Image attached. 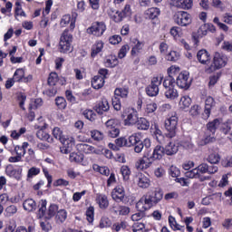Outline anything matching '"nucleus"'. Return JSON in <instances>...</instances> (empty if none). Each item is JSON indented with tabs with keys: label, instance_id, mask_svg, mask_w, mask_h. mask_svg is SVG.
<instances>
[{
	"label": "nucleus",
	"instance_id": "1",
	"mask_svg": "<svg viewBox=\"0 0 232 232\" xmlns=\"http://www.w3.org/2000/svg\"><path fill=\"white\" fill-rule=\"evenodd\" d=\"M164 194L160 189L155 190L154 192L149 191L136 204V208L138 211H148L153 206H157L162 200Z\"/></svg>",
	"mask_w": 232,
	"mask_h": 232
},
{
	"label": "nucleus",
	"instance_id": "2",
	"mask_svg": "<svg viewBox=\"0 0 232 232\" xmlns=\"http://www.w3.org/2000/svg\"><path fill=\"white\" fill-rule=\"evenodd\" d=\"M171 68L168 69L169 75L163 81V87L165 88V97L170 101H175L179 98V92L175 89V78L169 74Z\"/></svg>",
	"mask_w": 232,
	"mask_h": 232
},
{
	"label": "nucleus",
	"instance_id": "3",
	"mask_svg": "<svg viewBox=\"0 0 232 232\" xmlns=\"http://www.w3.org/2000/svg\"><path fill=\"white\" fill-rule=\"evenodd\" d=\"M72 43H73V35L70 34V32L66 29L63 32L61 37H60V43H59V50L61 53H71V52H73V46L72 45Z\"/></svg>",
	"mask_w": 232,
	"mask_h": 232
},
{
	"label": "nucleus",
	"instance_id": "4",
	"mask_svg": "<svg viewBox=\"0 0 232 232\" xmlns=\"http://www.w3.org/2000/svg\"><path fill=\"white\" fill-rule=\"evenodd\" d=\"M46 199L41 200L40 208L38 210V218H45L46 220H50V218H53V217L57 215L59 207H57L55 204H52L46 210Z\"/></svg>",
	"mask_w": 232,
	"mask_h": 232
},
{
	"label": "nucleus",
	"instance_id": "5",
	"mask_svg": "<svg viewBox=\"0 0 232 232\" xmlns=\"http://www.w3.org/2000/svg\"><path fill=\"white\" fill-rule=\"evenodd\" d=\"M121 119H123L125 126H135L139 114L133 108H125L121 113Z\"/></svg>",
	"mask_w": 232,
	"mask_h": 232
},
{
	"label": "nucleus",
	"instance_id": "6",
	"mask_svg": "<svg viewBox=\"0 0 232 232\" xmlns=\"http://www.w3.org/2000/svg\"><path fill=\"white\" fill-rule=\"evenodd\" d=\"M218 126H220V121H218V119H215L207 124L206 138L204 140L205 144L215 142V132Z\"/></svg>",
	"mask_w": 232,
	"mask_h": 232
},
{
	"label": "nucleus",
	"instance_id": "7",
	"mask_svg": "<svg viewBox=\"0 0 232 232\" xmlns=\"http://www.w3.org/2000/svg\"><path fill=\"white\" fill-rule=\"evenodd\" d=\"M179 124V118L175 115L170 116L165 121V130L168 131L167 137L173 139L177 135V126Z\"/></svg>",
	"mask_w": 232,
	"mask_h": 232
},
{
	"label": "nucleus",
	"instance_id": "8",
	"mask_svg": "<svg viewBox=\"0 0 232 232\" xmlns=\"http://www.w3.org/2000/svg\"><path fill=\"white\" fill-rule=\"evenodd\" d=\"M129 91L126 88H119L114 91V97L112 98V106L116 111H121V99L119 97H121L122 99H126L128 97Z\"/></svg>",
	"mask_w": 232,
	"mask_h": 232
},
{
	"label": "nucleus",
	"instance_id": "9",
	"mask_svg": "<svg viewBox=\"0 0 232 232\" xmlns=\"http://www.w3.org/2000/svg\"><path fill=\"white\" fill-rule=\"evenodd\" d=\"M53 135L54 139L60 140V142L63 146H65V148H72V146H73V143L75 142V140H73V138H66V136L63 134V130H61V129L58 127L53 130Z\"/></svg>",
	"mask_w": 232,
	"mask_h": 232
},
{
	"label": "nucleus",
	"instance_id": "10",
	"mask_svg": "<svg viewBox=\"0 0 232 232\" xmlns=\"http://www.w3.org/2000/svg\"><path fill=\"white\" fill-rule=\"evenodd\" d=\"M174 22L179 26H188L191 24V14L188 12L179 11L173 15Z\"/></svg>",
	"mask_w": 232,
	"mask_h": 232
},
{
	"label": "nucleus",
	"instance_id": "11",
	"mask_svg": "<svg viewBox=\"0 0 232 232\" xmlns=\"http://www.w3.org/2000/svg\"><path fill=\"white\" fill-rule=\"evenodd\" d=\"M162 84V77H154L150 84L146 88L149 97H157L159 95V87Z\"/></svg>",
	"mask_w": 232,
	"mask_h": 232
},
{
	"label": "nucleus",
	"instance_id": "12",
	"mask_svg": "<svg viewBox=\"0 0 232 232\" xmlns=\"http://www.w3.org/2000/svg\"><path fill=\"white\" fill-rule=\"evenodd\" d=\"M104 32H106V24L103 22H94L87 28V34L95 37H101Z\"/></svg>",
	"mask_w": 232,
	"mask_h": 232
},
{
	"label": "nucleus",
	"instance_id": "13",
	"mask_svg": "<svg viewBox=\"0 0 232 232\" xmlns=\"http://www.w3.org/2000/svg\"><path fill=\"white\" fill-rule=\"evenodd\" d=\"M153 158L150 156V154L146 153L142 158L138 160L135 162V168L139 171H142L143 169H148V168H151V164H153Z\"/></svg>",
	"mask_w": 232,
	"mask_h": 232
},
{
	"label": "nucleus",
	"instance_id": "14",
	"mask_svg": "<svg viewBox=\"0 0 232 232\" xmlns=\"http://www.w3.org/2000/svg\"><path fill=\"white\" fill-rule=\"evenodd\" d=\"M227 64V58L220 54V53H216L214 55L213 64L208 69V72H215L216 70H220L224 68Z\"/></svg>",
	"mask_w": 232,
	"mask_h": 232
},
{
	"label": "nucleus",
	"instance_id": "15",
	"mask_svg": "<svg viewBox=\"0 0 232 232\" xmlns=\"http://www.w3.org/2000/svg\"><path fill=\"white\" fill-rule=\"evenodd\" d=\"M176 84L179 86V88H181L183 90H188L189 86H191V81H189V76L186 73H180L179 74Z\"/></svg>",
	"mask_w": 232,
	"mask_h": 232
},
{
	"label": "nucleus",
	"instance_id": "16",
	"mask_svg": "<svg viewBox=\"0 0 232 232\" xmlns=\"http://www.w3.org/2000/svg\"><path fill=\"white\" fill-rule=\"evenodd\" d=\"M196 169H198V173H208V175H213L218 171V167L217 165H208L207 163H201Z\"/></svg>",
	"mask_w": 232,
	"mask_h": 232
},
{
	"label": "nucleus",
	"instance_id": "17",
	"mask_svg": "<svg viewBox=\"0 0 232 232\" xmlns=\"http://www.w3.org/2000/svg\"><path fill=\"white\" fill-rule=\"evenodd\" d=\"M160 15V9L157 7H150L145 11V18L153 21L152 24H155L159 21V16Z\"/></svg>",
	"mask_w": 232,
	"mask_h": 232
},
{
	"label": "nucleus",
	"instance_id": "18",
	"mask_svg": "<svg viewBox=\"0 0 232 232\" xmlns=\"http://www.w3.org/2000/svg\"><path fill=\"white\" fill-rule=\"evenodd\" d=\"M151 148V140L146 138L143 141L141 140L134 145L135 153H142V150H147L150 153V149Z\"/></svg>",
	"mask_w": 232,
	"mask_h": 232
},
{
	"label": "nucleus",
	"instance_id": "19",
	"mask_svg": "<svg viewBox=\"0 0 232 232\" xmlns=\"http://www.w3.org/2000/svg\"><path fill=\"white\" fill-rule=\"evenodd\" d=\"M215 108V99L211 96H208L205 101V110L203 112V119H209L211 115V109Z\"/></svg>",
	"mask_w": 232,
	"mask_h": 232
},
{
	"label": "nucleus",
	"instance_id": "20",
	"mask_svg": "<svg viewBox=\"0 0 232 232\" xmlns=\"http://www.w3.org/2000/svg\"><path fill=\"white\" fill-rule=\"evenodd\" d=\"M111 197L115 202H122L124 197H126V192L124 191V187L118 186L116 187L111 193Z\"/></svg>",
	"mask_w": 232,
	"mask_h": 232
},
{
	"label": "nucleus",
	"instance_id": "21",
	"mask_svg": "<svg viewBox=\"0 0 232 232\" xmlns=\"http://www.w3.org/2000/svg\"><path fill=\"white\" fill-rule=\"evenodd\" d=\"M171 6L176 8H182L183 10H189L193 6V1L187 0L186 4L183 0H168Z\"/></svg>",
	"mask_w": 232,
	"mask_h": 232
},
{
	"label": "nucleus",
	"instance_id": "22",
	"mask_svg": "<svg viewBox=\"0 0 232 232\" xmlns=\"http://www.w3.org/2000/svg\"><path fill=\"white\" fill-rule=\"evenodd\" d=\"M151 184V181L150 180V177L144 173H139L138 174V186L139 188H141L142 189H147V188H150Z\"/></svg>",
	"mask_w": 232,
	"mask_h": 232
},
{
	"label": "nucleus",
	"instance_id": "23",
	"mask_svg": "<svg viewBox=\"0 0 232 232\" xmlns=\"http://www.w3.org/2000/svg\"><path fill=\"white\" fill-rule=\"evenodd\" d=\"M13 79L15 82H28V81H32V76L24 77V70L17 69L14 72Z\"/></svg>",
	"mask_w": 232,
	"mask_h": 232
},
{
	"label": "nucleus",
	"instance_id": "24",
	"mask_svg": "<svg viewBox=\"0 0 232 232\" xmlns=\"http://www.w3.org/2000/svg\"><path fill=\"white\" fill-rule=\"evenodd\" d=\"M164 155H166V150L164 147L157 145L154 148L153 153L150 157L152 158L153 160H160L164 157Z\"/></svg>",
	"mask_w": 232,
	"mask_h": 232
},
{
	"label": "nucleus",
	"instance_id": "25",
	"mask_svg": "<svg viewBox=\"0 0 232 232\" xmlns=\"http://www.w3.org/2000/svg\"><path fill=\"white\" fill-rule=\"evenodd\" d=\"M110 110V103L108 100L103 99L96 106L95 111H97L100 115H102L104 111H108Z\"/></svg>",
	"mask_w": 232,
	"mask_h": 232
},
{
	"label": "nucleus",
	"instance_id": "26",
	"mask_svg": "<svg viewBox=\"0 0 232 232\" xmlns=\"http://www.w3.org/2000/svg\"><path fill=\"white\" fill-rule=\"evenodd\" d=\"M197 57H198V61L201 64H207L208 63V61L211 59L209 53H208V51H206L204 49L198 52Z\"/></svg>",
	"mask_w": 232,
	"mask_h": 232
},
{
	"label": "nucleus",
	"instance_id": "27",
	"mask_svg": "<svg viewBox=\"0 0 232 232\" xmlns=\"http://www.w3.org/2000/svg\"><path fill=\"white\" fill-rule=\"evenodd\" d=\"M77 149L79 150V151H82V153H97V149H95V147L86 143L78 144Z\"/></svg>",
	"mask_w": 232,
	"mask_h": 232
},
{
	"label": "nucleus",
	"instance_id": "28",
	"mask_svg": "<svg viewBox=\"0 0 232 232\" xmlns=\"http://www.w3.org/2000/svg\"><path fill=\"white\" fill-rule=\"evenodd\" d=\"M135 125L138 130H150V121L146 118H138Z\"/></svg>",
	"mask_w": 232,
	"mask_h": 232
},
{
	"label": "nucleus",
	"instance_id": "29",
	"mask_svg": "<svg viewBox=\"0 0 232 232\" xmlns=\"http://www.w3.org/2000/svg\"><path fill=\"white\" fill-rule=\"evenodd\" d=\"M92 86L94 90H101L104 86V77L102 76H94L92 81Z\"/></svg>",
	"mask_w": 232,
	"mask_h": 232
},
{
	"label": "nucleus",
	"instance_id": "30",
	"mask_svg": "<svg viewBox=\"0 0 232 232\" xmlns=\"http://www.w3.org/2000/svg\"><path fill=\"white\" fill-rule=\"evenodd\" d=\"M37 205L35 204V200L33 198L25 199L23 203V208L25 211H34Z\"/></svg>",
	"mask_w": 232,
	"mask_h": 232
},
{
	"label": "nucleus",
	"instance_id": "31",
	"mask_svg": "<svg viewBox=\"0 0 232 232\" xmlns=\"http://www.w3.org/2000/svg\"><path fill=\"white\" fill-rule=\"evenodd\" d=\"M164 150L166 155H175L179 151V145L169 142L168 145H166Z\"/></svg>",
	"mask_w": 232,
	"mask_h": 232
},
{
	"label": "nucleus",
	"instance_id": "32",
	"mask_svg": "<svg viewBox=\"0 0 232 232\" xmlns=\"http://www.w3.org/2000/svg\"><path fill=\"white\" fill-rule=\"evenodd\" d=\"M97 204H99L101 209H106L110 206L108 197L104 195H98L96 198Z\"/></svg>",
	"mask_w": 232,
	"mask_h": 232
},
{
	"label": "nucleus",
	"instance_id": "33",
	"mask_svg": "<svg viewBox=\"0 0 232 232\" xmlns=\"http://www.w3.org/2000/svg\"><path fill=\"white\" fill-rule=\"evenodd\" d=\"M36 137L40 140H46L47 142H53V138L50 137L48 132L44 131V130L41 129L36 132Z\"/></svg>",
	"mask_w": 232,
	"mask_h": 232
},
{
	"label": "nucleus",
	"instance_id": "34",
	"mask_svg": "<svg viewBox=\"0 0 232 232\" xmlns=\"http://www.w3.org/2000/svg\"><path fill=\"white\" fill-rule=\"evenodd\" d=\"M141 136L140 134L134 133L130 136L127 140V148H130V146H135L139 141H140Z\"/></svg>",
	"mask_w": 232,
	"mask_h": 232
},
{
	"label": "nucleus",
	"instance_id": "35",
	"mask_svg": "<svg viewBox=\"0 0 232 232\" xmlns=\"http://www.w3.org/2000/svg\"><path fill=\"white\" fill-rule=\"evenodd\" d=\"M134 43H136V44L132 47L130 54L135 56V55H139V53H140L142 48H144V43L139 41V40H134Z\"/></svg>",
	"mask_w": 232,
	"mask_h": 232
},
{
	"label": "nucleus",
	"instance_id": "36",
	"mask_svg": "<svg viewBox=\"0 0 232 232\" xmlns=\"http://www.w3.org/2000/svg\"><path fill=\"white\" fill-rule=\"evenodd\" d=\"M69 160L70 162H76L77 164H80V162L84 160V155L72 152L69 156Z\"/></svg>",
	"mask_w": 232,
	"mask_h": 232
},
{
	"label": "nucleus",
	"instance_id": "37",
	"mask_svg": "<svg viewBox=\"0 0 232 232\" xmlns=\"http://www.w3.org/2000/svg\"><path fill=\"white\" fill-rule=\"evenodd\" d=\"M67 217H68V213L66 212V210L64 209L58 210L55 216L56 222H58L59 224H63V222L66 220Z\"/></svg>",
	"mask_w": 232,
	"mask_h": 232
},
{
	"label": "nucleus",
	"instance_id": "38",
	"mask_svg": "<svg viewBox=\"0 0 232 232\" xmlns=\"http://www.w3.org/2000/svg\"><path fill=\"white\" fill-rule=\"evenodd\" d=\"M208 30L210 32H215V26L213 24H203L198 29V34H201V35H208Z\"/></svg>",
	"mask_w": 232,
	"mask_h": 232
},
{
	"label": "nucleus",
	"instance_id": "39",
	"mask_svg": "<svg viewBox=\"0 0 232 232\" xmlns=\"http://www.w3.org/2000/svg\"><path fill=\"white\" fill-rule=\"evenodd\" d=\"M179 106L182 110H186V108L191 106V98H189V96L181 97L179 101Z\"/></svg>",
	"mask_w": 232,
	"mask_h": 232
},
{
	"label": "nucleus",
	"instance_id": "40",
	"mask_svg": "<svg viewBox=\"0 0 232 232\" xmlns=\"http://www.w3.org/2000/svg\"><path fill=\"white\" fill-rule=\"evenodd\" d=\"M91 137L93 139V140H96L97 142H101V140H104V133L94 130H91Z\"/></svg>",
	"mask_w": 232,
	"mask_h": 232
},
{
	"label": "nucleus",
	"instance_id": "41",
	"mask_svg": "<svg viewBox=\"0 0 232 232\" xmlns=\"http://www.w3.org/2000/svg\"><path fill=\"white\" fill-rule=\"evenodd\" d=\"M92 169H94V171H98V173H101V175H105V177L110 175V169H108V167H101L97 164H94L92 166Z\"/></svg>",
	"mask_w": 232,
	"mask_h": 232
},
{
	"label": "nucleus",
	"instance_id": "42",
	"mask_svg": "<svg viewBox=\"0 0 232 232\" xmlns=\"http://www.w3.org/2000/svg\"><path fill=\"white\" fill-rule=\"evenodd\" d=\"M207 160L211 164V166H215V164H218V162H220V155H218V153H211L207 158Z\"/></svg>",
	"mask_w": 232,
	"mask_h": 232
},
{
	"label": "nucleus",
	"instance_id": "43",
	"mask_svg": "<svg viewBox=\"0 0 232 232\" xmlns=\"http://www.w3.org/2000/svg\"><path fill=\"white\" fill-rule=\"evenodd\" d=\"M103 47H104V44L102 42H97L96 44L92 47V51L91 53L92 57H95L97 53H101Z\"/></svg>",
	"mask_w": 232,
	"mask_h": 232
},
{
	"label": "nucleus",
	"instance_id": "44",
	"mask_svg": "<svg viewBox=\"0 0 232 232\" xmlns=\"http://www.w3.org/2000/svg\"><path fill=\"white\" fill-rule=\"evenodd\" d=\"M121 173L123 177V180H130V176L131 175V170L130 169V167L126 165L121 166Z\"/></svg>",
	"mask_w": 232,
	"mask_h": 232
},
{
	"label": "nucleus",
	"instance_id": "45",
	"mask_svg": "<svg viewBox=\"0 0 232 232\" xmlns=\"http://www.w3.org/2000/svg\"><path fill=\"white\" fill-rule=\"evenodd\" d=\"M41 173V169L37 167H32L31 169H28L27 172V180L30 179H34V177H37Z\"/></svg>",
	"mask_w": 232,
	"mask_h": 232
},
{
	"label": "nucleus",
	"instance_id": "46",
	"mask_svg": "<svg viewBox=\"0 0 232 232\" xmlns=\"http://www.w3.org/2000/svg\"><path fill=\"white\" fill-rule=\"evenodd\" d=\"M83 116L88 121H91V122H93L95 119H97V114H95V112L92 110H85L83 111Z\"/></svg>",
	"mask_w": 232,
	"mask_h": 232
},
{
	"label": "nucleus",
	"instance_id": "47",
	"mask_svg": "<svg viewBox=\"0 0 232 232\" xmlns=\"http://www.w3.org/2000/svg\"><path fill=\"white\" fill-rule=\"evenodd\" d=\"M59 81V76L56 72H51L48 78V84L49 86H55L57 84V82Z\"/></svg>",
	"mask_w": 232,
	"mask_h": 232
},
{
	"label": "nucleus",
	"instance_id": "48",
	"mask_svg": "<svg viewBox=\"0 0 232 232\" xmlns=\"http://www.w3.org/2000/svg\"><path fill=\"white\" fill-rule=\"evenodd\" d=\"M185 176L188 177V179H197L198 177H200V173L198 172V169L195 168L191 170H187Z\"/></svg>",
	"mask_w": 232,
	"mask_h": 232
},
{
	"label": "nucleus",
	"instance_id": "49",
	"mask_svg": "<svg viewBox=\"0 0 232 232\" xmlns=\"http://www.w3.org/2000/svg\"><path fill=\"white\" fill-rule=\"evenodd\" d=\"M179 57L180 54L179 53H177L176 51H171L169 53L167 54L166 60L175 63L176 61H179Z\"/></svg>",
	"mask_w": 232,
	"mask_h": 232
},
{
	"label": "nucleus",
	"instance_id": "50",
	"mask_svg": "<svg viewBox=\"0 0 232 232\" xmlns=\"http://www.w3.org/2000/svg\"><path fill=\"white\" fill-rule=\"evenodd\" d=\"M94 213H95V208L93 207H89L86 210L87 220L90 224L93 222Z\"/></svg>",
	"mask_w": 232,
	"mask_h": 232
},
{
	"label": "nucleus",
	"instance_id": "51",
	"mask_svg": "<svg viewBox=\"0 0 232 232\" xmlns=\"http://www.w3.org/2000/svg\"><path fill=\"white\" fill-rule=\"evenodd\" d=\"M5 173L6 175H8L9 177H14V179H17V173H19V171H17V169H14V166L12 165H8L5 169Z\"/></svg>",
	"mask_w": 232,
	"mask_h": 232
},
{
	"label": "nucleus",
	"instance_id": "52",
	"mask_svg": "<svg viewBox=\"0 0 232 232\" xmlns=\"http://www.w3.org/2000/svg\"><path fill=\"white\" fill-rule=\"evenodd\" d=\"M17 213V207L15 205L8 206L5 208V215L6 217H14Z\"/></svg>",
	"mask_w": 232,
	"mask_h": 232
},
{
	"label": "nucleus",
	"instance_id": "53",
	"mask_svg": "<svg viewBox=\"0 0 232 232\" xmlns=\"http://www.w3.org/2000/svg\"><path fill=\"white\" fill-rule=\"evenodd\" d=\"M55 104L60 110H64L66 108V100L63 97H57Z\"/></svg>",
	"mask_w": 232,
	"mask_h": 232
},
{
	"label": "nucleus",
	"instance_id": "54",
	"mask_svg": "<svg viewBox=\"0 0 232 232\" xmlns=\"http://www.w3.org/2000/svg\"><path fill=\"white\" fill-rule=\"evenodd\" d=\"M105 63L110 68H115V66L119 64V60H117V57L115 56H111Z\"/></svg>",
	"mask_w": 232,
	"mask_h": 232
},
{
	"label": "nucleus",
	"instance_id": "55",
	"mask_svg": "<svg viewBox=\"0 0 232 232\" xmlns=\"http://www.w3.org/2000/svg\"><path fill=\"white\" fill-rule=\"evenodd\" d=\"M128 52H130V45L125 44V45L121 46V48L120 49V52L118 53L119 59H124V57H126V53H128Z\"/></svg>",
	"mask_w": 232,
	"mask_h": 232
},
{
	"label": "nucleus",
	"instance_id": "56",
	"mask_svg": "<svg viewBox=\"0 0 232 232\" xmlns=\"http://www.w3.org/2000/svg\"><path fill=\"white\" fill-rule=\"evenodd\" d=\"M115 144L118 148H122L126 146L128 148V140L124 137H121L115 140Z\"/></svg>",
	"mask_w": 232,
	"mask_h": 232
},
{
	"label": "nucleus",
	"instance_id": "57",
	"mask_svg": "<svg viewBox=\"0 0 232 232\" xmlns=\"http://www.w3.org/2000/svg\"><path fill=\"white\" fill-rule=\"evenodd\" d=\"M201 110L202 108H200V106L193 105L189 110V113L192 115V117H197L198 115H200Z\"/></svg>",
	"mask_w": 232,
	"mask_h": 232
},
{
	"label": "nucleus",
	"instance_id": "58",
	"mask_svg": "<svg viewBox=\"0 0 232 232\" xmlns=\"http://www.w3.org/2000/svg\"><path fill=\"white\" fill-rule=\"evenodd\" d=\"M121 130L117 127L109 129L108 130V136L111 139H116L118 135H120Z\"/></svg>",
	"mask_w": 232,
	"mask_h": 232
},
{
	"label": "nucleus",
	"instance_id": "59",
	"mask_svg": "<svg viewBox=\"0 0 232 232\" xmlns=\"http://www.w3.org/2000/svg\"><path fill=\"white\" fill-rule=\"evenodd\" d=\"M169 175L170 177H172L173 179H177V177L180 176V169H179V168L175 167V166H171L169 168Z\"/></svg>",
	"mask_w": 232,
	"mask_h": 232
},
{
	"label": "nucleus",
	"instance_id": "60",
	"mask_svg": "<svg viewBox=\"0 0 232 232\" xmlns=\"http://www.w3.org/2000/svg\"><path fill=\"white\" fill-rule=\"evenodd\" d=\"M156 111H157V103L152 102V103L147 104L146 109H145L146 113H148V114L153 113Z\"/></svg>",
	"mask_w": 232,
	"mask_h": 232
},
{
	"label": "nucleus",
	"instance_id": "61",
	"mask_svg": "<svg viewBox=\"0 0 232 232\" xmlns=\"http://www.w3.org/2000/svg\"><path fill=\"white\" fill-rule=\"evenodd\" d=\"M121 41H122V38L121 37V35H112L109 38V43L111 44H119V43H121Z\"/></svg>",
	"mask_w": 232,
	"mask_h": 232
},
{
	"label": "nucleus",
	"instance_id": "62",
	"mask_svg": "<svg viewBox=\"0 0 232 232\" xmlns=\"http://www.w3.org/2000/svg\"><path fill=\"white\" fill-rule=\"evenodd\" d=\"M111 19L114 21V23H121L124 19L123 15L121 12L117 11L112 16Z\"/></svg>",
	"mask_w": 232,
	"mask_h": 232
},
{
	"label": "nucleus",
	"instance_id": "63",
	"mask_svg": "<svg viewBox=\"0 0 232 232\" xmlns=\"http://www.w3.org/2000/svg\"><path fill=\"white\" fill-rule=\"evenodd\" d=\"M111 226V220H110L107 218H102L100 222V227L104 228V227H110Z\"/></svg>",
	"mask_w": 232,
	"mask_h": 232
},
{
	"label": "nucleus",
	"instance_id": "64",
	"mask_svg": "<svg viewBox=\"0 0 232 232\" xmlns=\"http://www.w3.org/2000/svg\"><path fill=\"white\" fill-rule=\"evenodd\" d=\"M112 229L119 232L120 229H126V222L121 221V223H115L112 225Z\"/></svg>",
	"mask_w": 232,
	"mask_h": 232
}]
</instances>
